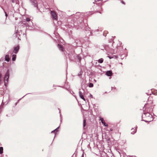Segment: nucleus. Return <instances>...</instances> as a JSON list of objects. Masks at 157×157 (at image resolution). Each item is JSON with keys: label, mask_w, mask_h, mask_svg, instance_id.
Listing matches in <instances>:
<instances>
[{"label": "nucleus", "mask_w": 157, "mask_h": 157, "mask_svg": "<svg viewBox=\"0 0 157 157\" xmlns=\"http://www.w3.org/2000/svg\"><path fill=\"white\" fill-rule=\"evenodd\" d=\"M66 89L68 91H70V92L71 94H72L73 95V94H74V92L73 91H70V90L69 89H68L67 88H66Z\"/></svg>", "instance_id": "412c9836"}, {"label": "nucleus", "mask_w": 157, "mask_h": 157, "mask_svg": "<svg viewBox=\"0 0 157 157\" xmlns=\"http://www.w3.org/2000/svg\"><path fill=\"white\" fill-rule=\"evenodd\" d=\"M99 120L101 121V123H102V122H104L105 121L103 118L101 117H99Z\"/></svg>", "instance_id": "a211bd4d"}, {"label": "nucleus", "mask_w": 157, "mask_h": 157, "mask_svg": "<svg viewBox=\"0 0 157 157\" xmlns=\"http://www.w3.org/2000/svg\"><path fill=\"white\" fill-rule=\"evenodd\" d=\"M5 13V16L6 17L7 16V14L6 12L4 11Z\"/></svg>", "instance_id": "bb28decb"}, {"label": "nucleus", "mask_w": 157, "mask_h": 157, "mask_svg": "<svg viewBox=\"0 0 157 157\" xmlns=\"http://www.w3.org/2000/svg\"><path fill=\"white\" fill-rule=\"evenodd\" d=\"M79 14V13H76V14L77 15H78V14Z\"/></svg>", "instance_id": "473e14b6"}, {"label": "nucleus", "mask_w": 157, "mask_h": 157, "mask_svg": "<svg viewBox=\"0 0 157 157\" xmlns=\"http://www.w3.org/2000/svg\"><path fill=\"white\" fill-rule=\"evenodd\" d=\"M142 118L144 119L142 120L145 122H150L152 120V115L148 113H144L142 116Z\"/></svg>", "instance_id": "f257e3e1"}, {"label": "nucleus", "mask_w": 157, "mask_h": 157, "mask_svg": "<svg viewBox=\"0 0 157 157\" xmlns=\"http://www.w3.org/2000/svg\"><path fill=\"white\" fill-rule=\"evenodd\" d=\"M110 130L112 131V129H110Z\"/></svg>", "instance_id": "58836bf2"}, {"label": "nucleus", "mask_w": 157, "mask_h": 157, "mask_svg": "<svg viewBox=\"0 0 157 157\" xmlns=\"http://www.w3.org/2000/svg\"><path fill=\"white\" fill-rule=\"evenodd\" d=\"M85 30L86 32H87V33H88L87 35L88 36H90V35H91V32L90 31V28H89V27L86 28Z\"/></svg>", "instance_id": "6e6552de"}, {"label": "nucleus", "mask_w": 157, "mask_h": 157, "mask_svg": "<svg viewBox=\"0 0 157 157\" xmlns=\"http://www.w3.org/2000/svg\"><path fill=\"white\" fill-rule=\"evenodd\" d=\"M59 113H60V111H59Z\"/></svg>", "instance_id": "e433bc0d"}, {"label": "nucleus", "mask_w": 157, "mask_h": 157, "mask_svg": "<svg viewBox=\"0 0 157 157\" xmlns=\"http://www.w3.org/2000/svg\"><path fill=\"white\" fill-rule=\"evenodd\" d=\"M103 59L102 58H100L98 60V62L100 63H102L103 62Z\"/></svg>", "instance_id": "2eb2a0df"}, {"label": "nucleus", "mask_w": 157, "mask_h": 157, "mask_svg": "<svg viewBox=\"0 0 157 157\" xmlns=\"http://www.w3.org/2000/svg\"><path fill=\"white\" fill-rule=\"evenodd\" d=\"M93 84L92 83H90L89 84V86L90 87H92L93 86Z\"/></svg>", "instance_id": "aec40b11"}, {"label": "nucleus", "mask_w": 157, "mask_h": 157, "mask_svg": "<svg viewBox=\"0 0 157 157\" xmlns=\"http://www.w3.org/2000/svg\"><path fill=\"white\" fill-rule=\"evenodd\" d=\"M25 22V21H23V22Z\"/></svg>", "instance_id": "4c0bfd02"}, {"label": "nucleus", "mask_w": 157, "mask_h": 157, "mask_svg": "<svg viewBox=\"0 0 157 157\" xmlns=\"http://www.w3.org/2000/svg\"><path fill=\"white\" fill-rule=\"evenodd\" d=\"M60 87H62V86H60Z\"/></svg>", "instance_id": "ea45409f"}, {"label": "nucleus", "mask_w": 157, "mask_h": 157, "mask_svg": "<svg viewBox=\"0 0 157 157\" xmlns=\"http://www.w3.org/2000/svg\"><path fill=\"white\" fill-rule=\"evenodd\" d=\"M81 157H83V154L82 155Z\"/></svg>", "instance_id": "72a5a7b5"}, {"label": "nucleus", "mask_w": 157, "mask_h": 157, "mask_svg": "<svg viewBox=\"0 0 157 157\" xmlns=\"http://www.w3.org/2000/svg\"><path fill=\"white\" fill-rule=\"evenodd\" d=\"M58 48L59 50L61 51L62 52H63V48L62 47V46L60 45L59 44H58Z\"/></svg>", "instance_id": "f8f14e48"}, {"label": "nucleus", "mask_w": 157, "mask_h": 157, "mask_svg": "<svg viewBox=\"0 0 157 157\" xmlns=\"http://www.w3.org/2000/svg\"><path fill=\"white\" fill-rule=\"evenodd\" d=\"M121 2H122V3H123V4H124V2L123 1H121Z\"/></svg>", "instance_id": "7c9ffc66"}, {"label": "nucleus", "mask_w": 157, "mask_h": 157, "mask_svg": "<svg viewBox=\"0 0 157 157\" xmlns=\"http://www.w3.org/2000/svg\"><path fill=\"white\" fill-rule=\"evenodd\" d=\"M31 4L34 7H36L37 9H38V7L37 2L36 0H30Z\"/></svg>", "instance_id": "20e7f679"}, {"label": "nucleus", "mask_w": 157, "mask_h": 157, "mask_svg": "<svg viewBox=\"0 0 157 157\" xmlns=\"http://www.w3.org/2000/svg\"><path fill=\"white\" fill-rule=\"evenodd\" d=\"M137 128V127H135L134 128H132L131 129V130H132V131L131 133V134H134L136 132Z\"/></svg>", "instance_id": "1a4fd4ad"}, {"label": "nucleus", "mask_w": 157, "mask_h": 157, "mask_svg": "<svg viewBox=\"0 0 157 157\" xmlns=\"http://www.w3.org/2000/svg\"><path fill=\"white\" fill-rule=\"evenodd\" d=\"M60 121H62V117H61V114H60Z\"/></svg>", "instance_id": "c85d7f7f"}, {"label": "nucleus", "mask_w": 157, "mask_h": 157, "mask_svg": "<svg viewBox=\"0 0 157 157\" xmlns=\"http://www.w3.org/2000/svg\"><path fill=\"white\" fill-rule=\"evenodd\" d=\"M71 56H73V55H72ZM68 57L69 58V59L71 60H73V58H72V56H71V55H70V54H69L68 55Z\"/></svg>", "instance_id": "f3484780"}, {"label": "nucleus", "mask_w": 157, "mask_h": 157, "mask_svg": "<svg viewBox=\"0 0 157 157\" xmlns=\"http://www.w3.org/2000/svg\"><path fill=\"white\" fill-rule=\"evenodd\" d=\"M11 1L13 3H15L16 4L17 3V1L16 0H11Z\"/></svg>", "instance_id": "5701e85b"}, {"label": "nucleus", "mask_w": 157, "mask_h": 157, "mask_svg": "<svg viewBox=\"0 0 157 157\" xmlns=\"http://www.w3.org/2000/svg\"><path fill=\"white\" fill-rule=\"evenodd\" d=\"M3 147H0V154H1L3 153Z\"/></svg>", "instance_id": "dca6fc26"}, {"label": "nucleus", "mask_w": 157, "mask_h": 157, "mask_svg": "<svg viewBox=\"0 0 157 157\" xmlns=\"http://www.w3.org/2000/svg\"><path fill=\"white\" fill-rule=\"evenodd\" d=\"M102 124H103L105 126L107 127L108 126L107 124H106L105 121L104 122H102Z\"/></svg>", "instance_id": "4be33fe9"}, {"label": "nucleus", "mask_w": 157, "mask_h": 157, "mask_svg": "<svg viewBox=\"0 0 157 157\" xmlns=\"http://www.w3.org/2000/svg\"><path fill=\"white\" fill-rule=\"evenodd\" d=\"M1 8H2L3 10H4V9H3V8L2 7H1Z\"/></svg>", "instance_id": "c9c22d12"}, {"label": "nucleus", "mask_w": 157, "mask_h": 157, "mask_svg": "<svg viewBox=\"0 0 157 157\" xmlns=\"http://www.w3.org/2000/svg\"><path fill=\"white\" fill-rule=\"evenodd\" d=\"M77 57L78 58V60L79 61H80L81 60V58L80 56H77Z\"/></svg>", "instance_id": "b1692460"}, {"label": "nucleus", "mask_w": 157, "mask_h": 157, "mask_svg": "<svg viewBox=\"0 0 157 157\" xmlns=\"http://www.w3.org/2000/svg\"><path fill=\"white\" fill-rule=\"evenodd\" d=\"M86 125V120L85 119H84L83 121V127H84Z\"/></svg>", "instance_id": "6ab92c4d"}, {"label": "nucleus", "mask_w": 157, "mask_h": 157, "mask_svg": "<svg viewBox=\"0 0 157 157\" xmlns=\"http://www.w3.org/2000/svg\"><path fill=\"white\" fill-rule=\"evenodd\" d=\"M12 60L13 61H15L16 60V55L15 54H13L12 55Z\"/></svg>", "instance_id": "ddd939ff"}, {"label": "nucleus", "mask_w": 157, "mask_h": 157, "mask_svg": "<svg viewBox=\"0 0 157 157\" xmlns=\"http://www.w3.org/2000/svg\"><path fill=\"white\" fill-rule=\"evenodd\" d=\"M9 56L8 55H7L5 56V60L9 62L10 61Z\"/></svg>", "instance_id": "9b49d317"}, {"label": "nucleus", "mask_w": 157, "mask_h": 157, "mask_svg": "<svg viewBox=\"0 0 157 157\" xmlns=\"http://www.w3.org/2000/svg\"><path fill=\"white\" fill-rule=\"evenodd\" d=\"M90 96L91 97V98H93V96L92 95H91V94H90Z\"/></svg>", "instance_id": "c756f323"}, {"label": "nucleus", "mask_w": 157, "mask_h": 157, "mask_svg": "<svg viewBox=\"0 0 157 157\" xmlns=\"http://www.w3.org/2000/svg\"><path fill=\"white\" fill-rule=\"evenodd\" d=\"M108 57L110 59H111L112 58H113V57L109 56H108Z\"/></svg>", "instance_id": "a878e982"}, {"label": "nucleus", "mask_w": 157, "mask_h": 157, "mask_svg": "<svg viewBox=\"0 0 157 157\" xmlns=\"http://www.w3.org/2000/svg\"><path fill=\"white\" fill-rule=\"evenodd\" d=\"M17 102H16V103H15V105H17Z\"/></svg>", "instance_id": "f704fd0d"}, {"label": "nucleus", "mask_w": 157, "mask_h": 157, "mask_svg": "<svg viewBox=\"0 0 157 157\" xmlns=\"http://www.w3.org/2000/svg\"><path fill=\"white\" fill-rule=\"evenodd\" d=\"M146 105H147V104H146L145 105H144V108H143V109H144V108H145V106H146Z\"/></svg>", "instance_id": "2f4dec72"}, {"label": "nucleus", "mask_w": 157, "mask_h": 157, "mask_svg": "<svg viewBox=\"0 0 157 157\" xmlns=\"http://www.w3.org/2000/svg\"><path fill=\"white\" fill-rule=\"evenodd\" d=\"M106 75L108 76H110L112 75V72L110 71H108L106 72Z\"/></svg>", "instance_id": "9d476101"}, {"label": "nucleus", "mask_w": 157, "mask_h": 157, "mask_svg": "<svg viewBox=\"0 0 157 157\" xmlns=\"http://www.w3.org/2000/svg\"><path fill=\"white\" fill-rule=\"evenodd\" d=\"M26 94L23 97H22L21 98H20V99H19L18 100V101L20 100H21V98H23L25 95H27V94Z\"/></svg>", "instance_id": "cd10ccee"}, {"label": "nucleus", "mask_w": 157, "mask_h": 157, "mask_svg": "<svg viewBox=\"0 0 157 157\" xmlns=\"http://www.w3.org/2000/svg\"><path fill=\"white\" fill-rule=\"evenodd\" d=\"M9 78V70H8L5 75L4 77V81L5 85L6 86H7L8 84V79Z\"/></svg>", "instance_id": "f03ea898"}, {"label": "nucleus", "mask_w": 157, "mask_h": 157, "mask_svg": "<svg viewBox=\"0 0 157 157\" xmlns=\"http://www.w3.org/2000/svg\"><path fill=\"white\" fill-rule=\"evenodd\" d=\"M18 33V30H17L16 31H15V33L14 34V35H15V36H17V34Z\"/></svg>", "instance_id": "393cba45"}, {"label": "nucleus", "mask_w": 157, "mask_h": 157, "mask_svg": "<svg viewBox=\"0 0 157 157\" xmlns=\"http://www.w3.org/2000/svg\"><path fill=\"white\" fill-rule=\"evenodd\" d=\"M19 48L20 47L19 45H17L16 46L14 47L13 51V52L15 54H16L18 52Z\"/></svg>", "instance_id": "423d86ee"}, {"label": "nucleus", "mask_w": 157, "mask_h": 157, "mask_svg": "<svg viewBox=\"0 0 157 157\" xmlns=\"http://www.w3.org/2000/svg\"><path fill=\"white\" fill-rule=\"evenodd\" d=\"M24 20H25L27 22H29L27 24V27L28 26V28H29L30 29H32L33 28L32 26L33 25V22L31 21L30 18L29 17H26L25 19H24Z\"/></svg>", "instance_id": "7ed1b4c3"}, {"label": "nucleus", "mask_w": 157, "mask_h": 157, "mask_svg": "<svg viewBox=\"0 0 157 157\" xmlns=\"http://www.w3.org/2000/svg\"><path fill=\"white\" fill-rule=\"evenodd\" d=\"M51 14L52 16V18L54 20H57V16L56 12L53 11H51Z\"/></svg>", "instance_id": "39448f33"}, {"label": "nucleus", "mask_w": 157, "mask_h": 157, "mask_svg": "<svg viewBox=\"0 0 157 157\" xmlns=\"http://www.w3.org/2000/svg\"><path fill=\"white\" fill-rule=\"evenodd\" d=\"M79 95L80 98L83 99L84 101H85L86 102V99L83 96L82 92L80 91H79Z\"/></svg>", "instance_id": "0eeeda50"}, {"label": "nucleus", "mask_w": 157, "mask_h": 157, "mask_svg": "<svg viewBox=\"0 0 157 157\" xmlns=\"http://www.w3.org/2000/svg\"><path fill=\"white\" fill-rule=\"evenodd\" d=\"M59 128V126L57 128H56V129H55L54 130L52 131V132H51V133H53V132L55 133V132H57L58 131V129Z\"/></svg>", "instance_id": "4468645a"}]
</instances>
